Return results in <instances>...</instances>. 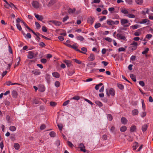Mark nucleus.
Masks as SVG:
<instances>
[{
	"label": "nucleus",
	"mask_w": 153,
	"mask_h": 153,
	"mask_svg": "<svg viewBox=\"0 0 153 153\" xmlns=\"http://www.w3.org/2000/svg\"><path fill=\"white\" fill-rule=\"evenodd\" d=\"M88 58L90 61H93L95 59V56L93 53L91 54Z\"/></svg>",
	"instance_id": "obj_18"
},
{
	"label": "nucleus",
	"mask_w": 153,
	"mask_h": 153,
	"mask_svg": "<svg viewBox=\"0 0 153 153\" xmlns=\"http://www.w3.org/2000/svg\"><path fill=\"white\" fill-rule=\"evenodd\" d=\"M95 103L98 106L100 107H101L102 106V103L100 101L98 100H96L95 101Z\"/></svg>",
	"instance_id": "obj_25"
},
{
	"label": "nucleus",
	"mask_w": 153,
	"mask_h": 153,
	"mask_svg": "<svg viewBox=\"0 0 153 153\" xmlns=\"http://www.w3.org/2000/svg\"><path fill=\"white\" fill-rule=\"evenodd\" d=\"M52 74L53 76L56 78H59V77L60 75L57 72H54L52 73Z\"/></svg>",
	"instance_id": "obj_16"
},
{
	"label": "nucleus",
	"mask_w": 153,
	"mask_h": 153,
	"mask_svg": "<svg viewBox=\"0 0 153 153\" xmlns=\"http://www.w3.org/2000/svg\"><path fill=\"white\" fill-rule=\"evenodd\" d=\"M121 121L122 124H127L128 120L125 117H122L121 118Z\"/></svg>",
	"instance_id": "obj_11"
},
{
	"label": "nucleus",
	"mask_w": 153,
	"mask_h": 153,
	"mask_svg": "<svg viewBox=\"0 0 153 153\" xmlns=\"http://www.w3.org/2000/svg\"><path fill=\"white\" fill-rule=\"evenodd\" d=\"M60 83L58 81H56L55 83V85L56 87H58L59 86Z\"/></svg>",
	"instance_id": "obj_52"
},
{
	"label": "nucleus",
	"mask_w": 153,
	"mask_h": 153,
	"mask_svg": "<svg viewBox=\"0 0 153 153\" xmlns=\"http://www.w3.org/2000/svg\"><path fill=\"white\" fill-rule=\"evenodd\" d=\"M14 147L16 150H18L20 148L19 144L18 143H15L14 145Z\"/></svg>",
	"instance_id": "obj_33"
},
{
	"label": "nucleus",
	"mask_w": 153,
	"mask_h": 153,
	"mask_svg": "<svg viewBox=\"0 0 153 153\" xmlns=\"http://www.w3.org/2000/svg\"><path fill=\"white\" fill-rule=\"evenodd\" d=\"M142 103L143 109L144 111H145L146 110V106L144 102V101L143 100H142Z\"/></svg>",
	"instance_id": "obj_39"
},
{
	"label": "nucleus",
	"mask_w": 153,
	"mask_h": 153,
	"mask_svg": "<svg viewBox=\"0 0 153 153\" xmlns=\"http://www.w3.org/2000/svg\"><path fill=\"white\" fill-rule=\"evenodd\" d=\"M107 117L109 121H111L112 120V116L110 114H108L107 115Z\"/></svg>",
	"instance_id": "obj_40"
},
{
	"label": "nucleus",
	"mask_w": 153,
	"mask_h": 153,
	"mask_svg": "<svg viewBox=\"0 0 153 153\" xmlns=\"http://www.w3.org/2000/svg\"><path fill=\"white\" fill-rule=\"evenodd\" d=\"M123 30H126V29L125 28H121L118 29L117 30V33H123Z\"/></svg>",
	"instance_id": "obj_22"
},
{
	"label": "nucleus",
	"mask_w": 153,
	"mask_h": 153,
	"mask_svg": "<svg viewBox=\"0 0 153 153\" xmlns=\"http://www.w3.org/2000/svg\"><path fill=\"white\" fill-rule=\"evenodd\" d=\"M116 38L119 40H125L126 38L122 33H117L116 35Z\"/></svg>",
	"instance_id": "obj_3"
},
{
	"label": "nucleus",
	"mask_w": 153,
	"mask_h": 153,
	"mask_svg": "<svg viewBox=\"0 0 153 153\" xmlns=\"http://www.w3.org/2000/svg\"><path fill=\"white\" fill-rule=\"evenodd\" d=\"M76 39L78 40H80V41H82L84 40L83 37L79 35L76 37Z\"/></svg>",
	"instance_id": "obj_24"
},
{
	"label": "nucleus",
	"mask_w": 153,
	"mask_h": 153,
	"mask_svg": "<svg viewBox=\"0 0 153 153\" xmlns=\"http://www.w3.org/2000/svg\"><path fill=\"white\" fill-rule=\"evenodd\" d=\"M101 26V24L100 23H97L95 24L94 27L95 28L97 29L100 27Z\"/></svg>",
	"instance_id": "obj_47"
},
{
	"label": "nucleus",
	"mask_w": 153,
	"mask_h": 153,
	"mask_svg": "<svg viewBox=\"0 0 153 153\" xmlns=\"http://www.w3.org/2000/svg\"><path fill=\"white\" fill-rule=\"evenodd\" d=\"M139 27V25H132L130 26V28L133 30H135L137 29Z\"/></svg>",
	"instance_id": "obj_29"
},
{
	"label": "nucleus",
	"mask_w": 153,
	"mask_h": 153,
	"mask_svg": "<svg viewBox=\"0 0 153 153\" xmlns=\"http://www.w3.org/2000/svg\"><path fill=\"white\" fill-rule=\"evenodd\" d=\"M137 43L134 41L130 45L129 48L132 51H133L137 49Z\"/></svg>",
	"instance_id": "obj_2"
},
{
	"label": "nucleus",
	"mask_w": 153,
	"mask_h": 153,
	"mask_svg": "<svg viewBox=\"0 0 153 153\" xmlns=\"http://www.w3.org/2000/svg\"><path fill=\"white\" fill-rule=\"evenodd\" d=\"M152 34H147L146 36V38L148 39H150L152 37Z\"/></svg>",
	"instance_id": "obj_53"
},
{
	"label": "nucleus",
	"mask_w": 153,
	"mask_h": 153,
	"mask_svg": "<svg viewBox=\"0 0 153 153\" xmlns=\"http://www.w3.org/2000/svg\"><path fill=\"white\" fill-rule=\"evenodd\" d=\"M6 119L8 123H10L11 122L10 117L9 115H7L6 117Z\"/></svg>",
	"instance_id": "obj_48"
},
{
	"label": "nucleus",
	"mask_w": 153,
	"mask_h": 153,
	"mask_svg": "<svg viewBox=\"0 0 153 153\" xmlns=\"http://www.w3.org/2000/svg\"><path fill=\"white\" fill-rule=\"evenodd\" d=\"M117 86L118 88L121 90L123 89L124 88V86L120 84H117Z\"/></svg>",
	"instance_id": "obj_43"
},
{
	"label": "nucleus",
	"mask_w": 153,
	"mask_h": 153,
	"mask_svg": "<svg viewBox=\"0 0 153 153\" xmlns=\"http://www.w3.org/2000/svg\"><path fill=\"white\" fill-rule=\"evenodd\" d=\"M76 10L75 8L72 9L71 8H69L68 10V13L69 14H72L75 12Z\"/></svg>",
	"instance_id": "obj_20"
},
{
	"label": "nucleus",
	"mask_w": 153,
	"mask_h": 153,
	"mask_svg": "<svg viewBox=\"0 0 153 153\" xmlns=\"http://www.w3.org/2000/svg\"><path fill=\"white\" fill-rule=\"evenodd\" d=\"M94 21V17L90 16L88 17L87 19V22L88 23L92 25L93 24Z\"/></svg>",
	"instance_id": "obj_7"
},
{
	"label": "nucleus",
	"mask_w": 153,
	"mask_h": 153,
	"mask_svg": "<svg viewBox=\"0 0 153 153\" xmlns=\"http://www.w3.org/2000/svg\"><path fill=\"white\" fill-rule=\"evenodd\" d=\"M149 51V48H146L145 50L142 52V53L143 54H145L147 53Z\"/></svg>",
	"instance_id": "obj_46"
},
{
	"label": "nucleus",
	"mask_w": 153,
	"mask_h": 153,
	"mask_svg": "<svg viewBox=\"0 0 153 153\" xmlns=\"http://www.w3.org/2000/svg\"><path fill=\"white\" fill-rule=\"evenodd\" d=\"M9 130L11 131H14L16 130V128L14 126H11L9 127Z\"/></svg>",
	"instance_id": "obj_30"
},
{
	"label": "nucleus",
	"mask_w": 153,
	"mask_h": 153,
	"mask_svg": "<svg viewBox=\"0 0 153 153\" xmlns=\"http://www.w3.org/2000/svg\"><path fill=\"white\" fill-rule=\"evenodd\" d=\"M130 76L133 81L134 82H136V77L133 74H130Z\"/></svg>",
	"instance_id": "obj_31"
},
{
	"label": "nucleus",
	"mask_w": 153,
	"mask_h": 153,
	"mask_svg": "<svg viewBox=\"0 0 153 153\" xmlns=\"http://www.w3.org/2000/svg\"><path fill=\"white\" fill-rule=\"evenodd\" d=\"M64 62L66 64L68 67H70L72 65L71 62L69 60H65Z\"/></svg>",
	"instance_id": "obj_15"
},
{
	"label": "nucleus",
	"mask_w": 153,
	"mask_h": 153,
	"mask_svg": "<svg viewBox=\"0 0 153 153\" xmlns=\"http://www.w3.org/2000/svg\"><path fill=\"white\" fill-rule=\"evenodd\" d=\"M35 24L37 28L39 29L40 27V25L38 22H36L35 23Z\"/></svg>",
	"instance_id": "obj_63"
},
{
	"label": "nucleus",
	"mask_w": 153,
	"mask_h": 153,
	"mask_svg": "<svg viewBox=\"0 0 153 153\" xmlns=\"http://www.w3.org/2000/svg\"><path fill=\"white\" fill-rule=\"evenodd\" d=\"M75 32H76L78 33H79L81 32L83 33H86V32H83L82 30V29H78L76 30H75Z\"/></svg>",
	"instance_id": "obj_50"
},
{
	"label": "nucleus",
	"mask_w": 153,
	"mask_h": 153,
	"mask_svg": "<svg viewBox=\"0 0 153 153\" xmlns=\"http://www.w3.org/2000/svg\"><path fill=\"white\" fill-rule=\"evenodd\" d=\"M139 23L141 24L146 23L147 25H149L150 24V21L147 19H143Z\"/></svg>",
	"instance_id": "obj_6"
},
{
	"label": "nucleus",
	"mask_w": 153,
	"mask_h": 153,
	"mask_svg": "<svg viewBox=\"0 0 153 153\" xmlns=\"http://www.w3.org/2000/svg\"><path fill=\"white\" fill-rule=\"evenodd\" d=\"M108 10L111 13H112V12L115 10L114 8L113 7L109 8Z\"/></svg>",
	"instance_id": "obj_64"
},
{
	"label": "nucleus",
	"mask_w": 153,
	"mask_h": 153,
	"mask_svg": "<svg viewBox=\"0 0 153 153\" xmlns=\"http://www.w3.org/2000/svg\"><path fill=\"white\" fill-rule=\"evenodd\" d=\"M105 39L109 42H111L112 41L113 39L109 37H107L105 38Z\"/></svg>",
	"instance_id": "obj_37"
},
{
	"label": "nucleus",
	"mask_w": 153,
	"mask_h": 153,
	"mask_svg": "<svg viewBox=\"0 0 153 153\" xmlns=\"http://www.w3.org/2000/svg\"><path fill=\"white\" fill-rule=\"evenodd\" d=\"M131 113L133 116L137 115L139 113V111L138 109H135L132 111Z\"/></svg>",
	"instance_id": "obj_10"
},
{
	"label": "nucleus",
	"mask_w": 153,
	"mask_h": 153,
	"mask_svg": "<svg viewBox=\"0 0 153 153\" xmlns=\"http://www.w3.org/2000/svg\"><path fill=\"white\" fill-rule=\"evenodd\" d=\"M21 22L27 29H30V28L28 27L27 24L24 21H22Z\"/></svg>",
	"instance_id": "obj_55"
},
{
	"label": "nucleus",
	"mask_w": 153,
	"mask_h": 153,
	"mask_svg": "<svg viewBox=\"0 0 153 153\" xmlns=\"http://www.w3.org/2000/svg\"><path fill=\"white\" fill-rule=\"evenodd\" d=\"M110 131L112 133H115V128L113 126H112L111 127L110 129Z\"/></svg>",
	"instance_id": "obj_51"
},
{
	"label": "nucleus",
	"mask_w": 153,
	"mask_h": 153,
	"mask_svg": "<svg viewBox=\"0 0 153 153\" xmlns=\"http://www.w3.org/2000/svg\"><path fill=\"white\" fill-rule=\"evenodd\" d=\"M121 12L124 14H128V12L126 9H123L121 10Z\"/></svg>",
	"instance_id": "obj_41"
},
{
	"label": "nucleus",
	"mask_w": 153,
	"mask_h": 153,
	"mask_svg": "<svg viewBox=\"0 0 153 153\" xmlns=\"http://www.w3.org/2000/svg\"><path fill=\"white\" fill-rule=\"evenodd\" d=\"M49 22L52 23L56 26H59L62 24V22L56 20H50Z\"/></svg>",
	"instance_id": "obj_5"
},
{
	"label": "nucleus",
	"mask_w": 153,
	"mask_h": 153,
	"mask_svg": "<svg viewBox=\"0 0 153 153\" xmlns=\"http://www.w3.org/2000/svg\"><path fill=\"white\" fill-rule=\"evenodd\" d=\"M147 125H144L142 127V130L143 132L146 131L147 128Z\"/></svg>",
	"instance_id": "obj_34"
},
{
	"label": "nucleus",
	"mask_w": 153,
	"mask_h": 153,
	"mask_svg": "<svg viewBox=\"0 0 153 153\" xmlns=\"http://www.w3.org/2000/svg\"><path fill=\"white\" fill-rule=\"evenodd\" d=\"M120 23L124 27H128L131 25L129 21L125 19H122L120 20Z\"/></svg>",
	"instance_id": "obj_1"
},
{
	"label": "nucleus",
	"mask_w": 153,
	"mask_h": 153,
	"mask_svg": "<svg viewBox=\"0 0 153 153\" xmlns=\"http://www.w3.org/2000/svg\"><path fill=\"white\" fill-rule=\"evenodd\" d=\"M100 2V0H94L93 1L91 2V4H92L93 3H99Z\"/></svg>",
	"instance_id": "obj_57"
},
{
	"label": "nucleus",
	"mask_w": 153,
	"mask_h": 153,
	"mask_svg": "<svg viewBox=\"0 0 153 153\" xmlns=\"http://www.w3.org/2000/svg\"><path fill=\"white\" fill-rule=\"evenodd\" d=\"M12 96L14 98H16L17 96V94L16 91L13 90L12 91Z\"/></svg>",
	"instance_id": "obj_23"
},
{
	"label": "nucleus",
	"mask_w": 153,
	"mask_h": 153,
	"mask_svg": "<svg viewBox=\"0 0 153 153\" xmlns=\"http://www.w3.org/2000/svg\"><path fill=\"white\" fill-rule=\"evenodd\" d=\"M127 128V127L126 126H123L120 128V131L121 132H124L126 130Z\"/></svg>",
	"instance_id": "obj_28"
},
{
	"label": "nucleus",
	"mask_w": 153,
	"mask_h": 153,
	"mask_svg": "<svg viewBox=\"0 0 153 153\" xmlns=\"http://www.w3.org/2000/svg\"><path fill=\"white\" fill-rule=\"evenodd\" d=\"M35 17L38 20L41 21L43 20V18L41 16L39 15L38 14H35Z\"/></svg>",
	"instance_id": "obj_14"
},
{
	"label": "nucleus",
	"mask_w": 153,
	"mask_h": 153,
	"mask_svg": "<svg viewBox=\"0 0 153 153\" xmlns=\"http://www.w3.org/2000/svg\"><path fill=\"white\" fill-rule=\"evenodd\" d=\"M71 47L73 49H74L76 51L79 52H81V51L78 49L77 47L75 45H73Z\"/></svg>",
	"instance_id": "obj_32"
},
{
	"label": "nucleus",
	"mask_w": 153,
	"mask_h": 153,
	"mask_svg": "<svg viewBox=\"0 0 153 153\" xmlns=\"http://www.w3.org/2000/svg\"><path fill=\"white\" fill-rule=\"evenodd\" d=\"M109 93L110 94L114 96L115 94V91L113 88H111L109 90Z\"/></svg>",
	"instance_id": "obj_13"
},
{
	"label": "nucleus",
	"mask_w": 153,
	"mask_h": 153,
	"mask_svg": "<svg viewBox=\"0 0 153 153\" xmlns=\"http://www.w3.org/2000/svg\"><path fill=\"white\" fill-rule=\"evenodd\" d=\"M125 48L123 47L120 48L118 50L119 52L124 51H125Z\"/></svg>",
	"instance_id": "obj_56"
},
{
	"label": "nucleus",
	"mask_w": 153,
	"mask_h": 153,
	"mask_svg": "<svg viewBox=\"0 0 153 153\" xmlns=\"http://www.w3.org/2000/svg\"><path fill=\"white\" fill-rule=\"evenodd\" d=\"M81 52H79L80 53H83L84 54H86V53L87 51V49L85 47H82L81 48Z\"/></svg>",
	"instance_id": "obj_21"
},
{
	"label": "nucleus",
	"mask_w": 153,
	"mask_h": 153,
	"mask_svg": "<svg viewBox=\"0 0 153 153\" xmlns=\"http://www.w3.org/2000/svg\"><path fill=\"white\" fill-rule=\"evenodd\" d=\"M139 145L138 143L135 142L133 144V148L134 150H135L138 147Z\"/></svg>",
	"instance_id": "obj_19"
},
{
	"label": "nucleus",
	"mask_w": 153,
	"mask_h": 153,
	"mask_svg": "<svg viewBox=\"0 0 153 153\" xmlns=\"http://www.w3.org/2000/svg\"><path fill=\"white\" fill-rule=\"evenodd\" d=\"M126 2L129 4H132V0H125Z\"/></svg>",
	"instance_id": "obj_60"
},
{
	"label": "nucleus",
	"mask_w": 153,
	"mask_h": 153,
	"mask_svg": "<svg viewBox=\"0 0 153 153\" xmlns=\"http://www.w3.org/2000/svg\"><path fill=\"white\" fill-rule=\"evenodd\" d=\"M32 73L35 75H39L41 74V73L39 70H35L33 71Z\"/></svg>",
	"instance_id": "obj_12"
},
{
	"label": "nucleus",
	"mask_w": 153,
	"mask_h": 153,
	"mask_svg": "<svg viewBox=\"0 0 153 153\" xmlns=\"http://www.w3.org/2000/svg\"><path fill=\"white\" fill-rule=\"evenodd\" d=\"M37 34H38V35L39 36H41L42 38H43L44 39H45L47 40H49L50 39L49 38H47V37H45V36L43 35H42L41 34H40L39 33H37Z\"/></svg>",
	"instance_id": "obj_49"
},
{
	"label": "nucleus",
	"mask_w": 153,
	"mask_h": 153,
	"mask_svg": "<svg viewBox=\"0 0 153 153\" xmlns=\"http://www.w3.org/2000/svg\"><path fill=\"white\" fill-rule=\"evenodd\" d=\"M127 16L128 17L131 18H135V16L132 14H128Z\"/></svg>",
	"instance_id": "obj_38"
},
{
	"label": "nucleus",
	"mask_w": 153,
	"mask_h": 153,
	"mask_svg": "<svg viewBox=\"0 0 153 153\" xmlns=\"http://www.w3.org/2000/svg\"><path fill=\"white\" fill-rule=\"evenodd\" d=\"M79 148L80 149V150L83 152H85L86 150L85 149V146L83 143H81L79 145Z\"/></svg>",
	"instance_id": "obj_8"
},
{
	"label": "nucleus",
	"mask_w": 153,
	"mask_h": 153,
	"mask_svg": "<svg viewBox=\"0 0 153 153\" xmlns=\"http://www.w3.org/2000/svg\"><path fill=\"white\" fill-rule=\"evenodd\" d=\"M28 55L27 58L28 59H32L35 57L36 55L32 51H30L28 52Z\"/></svg>",
	"instance_id": "obj_4"
},
{
	"label": "nucleus",
	"mask_w": 153,
	"mask_h": 153,
	"mask_svg": "<svg viewBox=\"0 0 153 153\" xmlns=\"http://www.w3.org/2000/svg\"><path fill=\"white\" fill-rule=\"evenodd\" d=\"M80 99V97L78 96H75L72 98L71 99H73L75 100H78Z\"/></svg>",
	"instance_id": "obj_54"
},
{
	"label": "nucleus",
	"mask_w": 153,
	"mask_h": 153,
	"mask_svg": "<svg viewBox=\"0 0 153 153\" xmlns=\"http://www.w3.org/2000/svg\"><path fill=\"white\" fill-rule=\"evenodd\" d=\"M102 85L103 84L102 83H100L99 84L96 85L95 87V88L96 90H98L99 88L100 87L102 86Z\"/></svg>",
	"instance_id": "obj_36"
},
{
	"label": "nucleus",
	"mask_w": 153,
	"mask_h": 153,
	"mask_svg": "<svg viewBox=\"0 0 153 153\" xmlns=\"http://www.w3.org/2000/svg\"><path fill=\"white\" fill-rule=\"evenodd\" d=\"M139 84L142 87H143L145 86V83L144 82L142 81H140L139 82Z\"/></svg>",
	"instance_id": "obj_58"
},
{
	"label": "nucleus",
	"mask_w": 153,
	"mask_h": 153,
	"mask_svg": "<svg viewBox=\"0 0 153 153\" xmlns=\"http://www.w3.org/2000/svg\"><path fill=\"white\" fill-rule=\"evenodd\" d=\"M136 129V126H131L130 128V131L131 132H133L135 131Z\"/></svg>",
	"instance_id": "obj_27"
},
{
	"label": "nucleus",
	"mask_w": 153,
	"mask_h": 153,
	"mask_svg": "<svg viewBox=\"0 0 153 153\" xmlns=\"http://www.w3.org/2000/svg\"><path fill=\"white\" fill-rule=\"evenodd\" d=\"M146 114V111H144L142 112L140 114V116L142 117H144Z\"/></svg>",
	"instance_id": "obj_42"
},
{
	"label": "nucleus",
	"mask_w": 153,
	"mask_h": 153,
	"mask_svg": "<svg viewBox=\"0 0 153 153\" xmlns=\"http://www.w3.org/2000/svg\"><path fill=\"white\" fill-rule=\"evenodd\" d=\"M107 23L109 25H113V21L112 20H108Z\"/></svg>",
	"instance_id": "obj_35"
},
{
	"label": "nucleus",
	"mask_w": 153,
	"mask_h": 153,
	"mask_svg": "<svg viewBox=\"0 0 153 153\" xmlns=\"http://www.w3.org/2000/svg\"><path fill=\"white\" fill-rule=\"evenodd\" d=\"M50 105L52 106H55L56 105V103L54 102H50Z\"/></svg>",
	"instance_id": "obj_61"
},
{
	"label": "nucleus",
	"mask_w": 153,
	"mask_h": 153,
	"mask_svg": "<svg viewBox=\"0 0 153 153\" xmlns=\"http://www.w3.org/2000/svg\"><path fill=\"white\" fill-rule=\"evenodd\" d=\"M136 3L138 5H141L143 3V0H135Z\"/></svg>",
	"instance_id": "obj_26"
},
{
	"label": "nucleus",
	"mask_w": 153,
	"mask_h": 153,
	"mask_svg": "<svg viewBox=\"0 0 153 153\" xmlns=\"http://www.w3.org/2000/svg\"><path fill=\"white\" fill-rule=\"evenodd\" d=\"M33 6L35 8H38L39 7V4L37 1H33L32 3Z\"/></svg>",
	"instance_id": "obj_9"
},
{
	"label": "nucleus",
	"mask_w": 153,
	"mask_h": 153,
	"mask_svg": "<svg viewBox=\"0 0 153 153\" xmlns=\"http://www.w3.org/2000/svg\"><path fill=\"white\" fill-rule=\"evenodd\" d=\"M50 135L52 137H54L56 136L55 133L53 131H51L50 133Z\"/></svg>",
	"instance_id": "obj_45"
},
{
	"label": "nucleus",
	"mask_w": 153,
	"mask_h": 153,
	"mask_svg": "<svg viewBox=\"0 0 153 153\" xmlns=\"http://www.w3.org/2000/svg\"><path fill=\"white\" fill-rule=\"evenodd\" d=\"M39 45L42 47H44L45 46V44L43 42H39Z\"/></svg>",
	"instance_id": "obj_62"
},
{
	"label": "nucleus",
	"mask_w": 153,
	"mask_h": 153,
	"mask_svg": "<svg viewBox=\"0 0 153 153\" xmlns=\"http://www.w3.org/2000/svg\"><path fill=\"white\" fill-rule=\"evenodd\" d=\"M73 60L74 61V62H76V63L78 64H80L82 62L81 61H80L79 60H78L77 59H74Z\"/></svg>",
	"instance_id": "obj_59"
},
{
	"label": "nucleus",
	"mask_w": 153,
	"mask_h": 153,
	"mask_svg": "<svg viewBox=\"0 0 153 153\" xmlns=\"http://www.w3.org/2000/svg\"><path fill=\"white\" fill-rule=\"evenodd\" d=\"M16 26L17 29L20 31H21L22 30V28L21 25L19 23H16Z\"/></svg>",
	"instance_id": "obj_44"
},
{
	"label": "nucleus",
	"mask_w": 153,
	"mask_h": 153,
	"mask_svg": "<svg viewBox=\"0 0 153 153\" xmlns=\"http://www.w3.org/2000/svg\"><path fill=\"white\" fill-rule=\"evenodd\" d=\"M23 34L26 39H30L31 38V36L30 33H27L26 35L25 33H23Z\"/></svg>",
	"instance_id": "obj_17"
}]
</instances>
